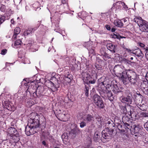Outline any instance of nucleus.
Returning a JSON list of instances; mask_svg holds the SVG:
<instances>
[{
  "mask_svg": "<svg viewBox=\"0 0 148 148\" xmlns=\"http://www.w3.org/2000/svg\"><path fill=\"white\" fill-rule=\"evenodd\" d=\"M121 69L122 68L119 66H116L114 67V71L123 83L126 84L130 82L131 84H135L137 80L136 73L131 70H125L121 72Z\"/></svg>",
  "mask_w": 148,
  "mask_h": 148,
  "instance_id": "1",
  "label": "nucleus"
},
{
  "mask_svg": "<svg viewBox=\"0 0 148 148\" xmlns=\"http://www.w3.org/2000/svg\"><path fill=\"white\" fill-rule=\"evenodd\" d=\"M36 87L35 88L34 86H29L27 90L28 91L30 94L33 93V96L36 97H40L42 95H43L45 93V90L44 87L42 86H39L36 90Z\"/></svg>",
  "mask_w": 148,
  "mask_h": 148,
  "instance_id": "2",
  "label": "nucleus"
},
{
  "mask_svg": "<svg viewBox=\"0 0 148 148\" xmlns=\"http://www.w3.org/2000/svg\"><path fill=\"white\" fill-rule=\"evenodd\" d=\"M134 20L142 31L148 32V23L147 21L143 20L140 17H136Z\"/></svg>",
  "mask_w": 148,
  "mask_h": 148,
  "instance_id": "3",
  "label": "nucleus"
},
{
  "mask_svg": "<svg viewBox=\"0 0 148 148\" xmlns=\"http://www.w3.org/2000/svg\"><path fill=\"white\" fill-rule=\"evenodd\" d=\"M134 20L142 31L148 32V23L147 21L143 20L140 17H136Z\"/></svg>",
  "mask_w": 148,
  "mask_h": 148,
  "instance_id": "4",
  "label": "nucleus"
},
{
  "mask_svg": "<svg viewBox=\"0 0 148 148\" xmlns=\"http://www.w3.org/2000/svg\"><path fill=\"white\" fill-rule=\"evenodd\" d=\"M83 80L84 82L87 84H93L95 82V79L97 78L96 74L95 75V77L93 75H90L86 72H84L82 73Z\"/></svg>",
  "mask_w": 148,
  "mask_h": 148,
  "instance_id": "5",
  "label": "nucleus"
},
{
  "mask_svg": "<svg viewBox=\"0 0 148 148\" xmlns=\"http://www.w3.org/2000/svg\"><path fill=\"white\" fill-rule=\"evenodd\" d=\"M121 112L125 115L130 116L132 120L134 121L136 119V114L135 112L132 111L130 106L123 107L121 108Z\"/></svg>",
  "mask_w": 148,
  "mask_h": 148,
  "instance_id": "6",
  "label": "nucleus"
},
{
  "mask_svg": "<svg viewBox=\"0 0 148 148\" xmlns=\"http://www.w3.org/2000/svg\"><path fill=\"white\" fill-rule=\"evenodd\" d=\"M93 100L95 104L100 108L104 107L103 101L101 97L97 95H94L93 97Z\"/></svg>",
  "mask_w": 148,
  "mask_h": 148,
  "instance_id": "7",
  "label": "nucleus"
},
{
  "mask_svg": "<svg viewBox=\"0 0 148 148\" xmlns=\"http://www.w3.org/2000/svg\"><path fill=\"white\" fill-rule=\"evenodd\" d=\"M114 130L110 127H107L103 130L101 133L102 137L105 139L110 138L113 134Z\"/></svg>",
  "mask_w": 148,
  "mask_h": 148,
  "instance_id": "8",
  "label": "nucleus"
},
{
  "mask_svg": "<svg viewBox=\"0 0 148 148\" xmlns=\"http://www.w3.org/2000/svg\"><path fill=\"white\" fill-rule=\"evenodd\" d=\"M40 122L37 119H32L29 121L28 124L30 125L31 127L36 128L39 127L40 126Z\"/></svg>",
  "mask_w": 148,
  "mask_h": 148,
  "instance_id": "9",
  "label": "nucleus"
},
{
  "mask_svg": "<svg viewBox=\"0 0 148 148\" xmlns=\"http://www.w3.org/2000/svg\"><path fill=\"white\" fill-rule=\"evenodd\" d=\"M30 125L28 124V125L25 128V132L27 136H30L34 134V131L33 127H31Z\"/></svg>",
  "mask_w": 148,
  "mask_h": 148,
  "instance_id": "10",
  "label": "nucleus"
},
{
  "mask_svg": "<svg viewBox=\"0 0 148 148\" xmlns=\"http://www.w3.org/2000/svg\"><path fill=\"white\" fill-rule=\"evenodd\" d=\"M20 32V29L19 27H16L14 31V34L12 37V39L14 40L16 39L17 38H20V36H21V34L18 36Z\"/></svg>",
  "mask_w": 148,
  "mask_h": 148,
  "instance_id": "11",
  "label": "nucleus"
},
{
  "mask_svg": "<svg viewBox=\"0 0 148 148\" xmlns=\"http://www.w3.org/2000/svg\"><path fill=\"white\" fill-rule=\"evenodd\" d=\"M73 79V76L72 75L68 74L66 75L64 78L63 84H67L71 82V80Z\"/></svg>",
  "mask_w": 148,
  "mask_h": 148,
  "instance_id": "12",
  "label": "nucleus"
},
{
  "mask_svg": "<svg viewBox=\"0 0 148 148\" xmlns=\"http://www.w3.org/2000/svg\"><path fill=\"white\" fill-rule=\"evenodd\" d=\"M79 133V130L78 128L75 127L69 132V134L73 137H75L76 134Z\"/></svg>",
  "mask_w": 148,
  "mask_h": 148,
  "instance_id": "13",
  "label": "nucleus"
},
{
  "mask_svg": "<svg viewBox=\"0 0 148 148\" xmlns=\"http://www.w3.org/2000/svg\"><path fill=\"white\" fill-rule=\"evenodd\" d=\"M106 47L107 48L113 53H115L116 52L117 45H113L111 43H109L107 44Z\"/></svg>",
  "mask_w": 148,
  "mask_h": 148,
  "instance_id": "14",
  "label": "nucleus"
},
{
  "mask_svg": "<svg viewBox=\"0 0 148 148\" xmlns=\"http://www.w3.org/2000/svg\"><path fill=\"white\" fill-rule=\"evenodd\" d=\"M83 118L85 122L89 123L92 121L94 119V117L92 115L87 114L84 115Z\"/></svg>",
  "mask_w": 148,
  "mask_h": 148,
  "instance_id": "15",
  "label": "nucleus"
},
{
  "mask_svg": "<svg viewBox=\"0 0 148 148\" xmlns=\"http://www.w3.org/2000/svg\"><path fill=\"white\" fill-rule=\"evenodd\" d=\"M132 100V95H128L126 97H123L122 99V102L125 103L126 102H128L129 104H131Z\"/></svg>",
  "mask_w": 148,
  "mask_h": 148,
  "instance_id": "16",
  "label": "nucleus"
},
{
  "mask_svg": "<svg viewBox=\"0 0 148 148\" xmlns=\"http://www.w3.org/2000/svg\"><path fill=\"white\" fill-rule=\"evenodd\" d=\"M134 55L138 57L142 58L144 56L142 51L138 48L134 50Z\"/></svg>",
  "mask_w": 148,
  "mask_h": 148,
  "instance_id": "17",
  "label": "nucleus"
},
{
  "mask_svg": "<svg viewBox=\"0 0 148 148\" xmlns=\"http://www.w3.org/2000/svg\"><path fill=\"white\" fill-rule=\"evenodd\" d=\"M140 88L143 92L144 90L148 88V82H143L141 83Z\"/></svg>",
  "mask_w": 148,
  "mask_h": 148,
  "instance_id": "18",
  "label": "nucleus"
},
{
  "mask_svg": "<svg viewBox=\"0 0 148 148\" xmlns=\"http://www.w3.org/2000/svg\"><path fill=\"white\" fill-rule=\"evenodd\" d=\"M114 23L115 26L119 27H122L123 25V23L119 19L114 20Z\"/></svg>",
  "mask_w": 148,
  "mask_h": 148,
  "instance_id": "19",
  "label": "nucleus"
},
{
  "mask_svg": "<svg viewBox=\"0 0 148 148\" xmlns=\"http://www.w3.org/2000/svg\"><path fill=\"white\" fill-rule=\"evenodd\" d=\"M61 138L64 144H66L67 143L69 142L68 139V136L66 133H64L62 134Z\"/></svg>",
  "mask_w": 148,
  "mask_h": 148,
  "instance_id": "20",
  "label": "nucleus"
},
{
  "mask_svg": "<svg viewBox=\"0 0 148 148\" xmlns=\"http://www.w3.org/2000/svg\"><path fill=\"white\" fill-rule=\"evenodd\" d=\"M106 95L110 101H112L114 97L111 90H108L106 91Z\"/></svg>",
  "mask_w": 148,
  "mask_h": 148,
  "instance_id": "21",
  "label": "nucleus"
},
{
  "mask_svg": "<svg viewBox=\"0 0 148 148\" xmlns=\"http://www.w3.org/2000/svg\"><path fill=\"white\" fill-rule=\"evenodd\" d=\"M132 130H133L135 134L139 133L140 130V126L138 125H133Z\"/></svg>",
  "mask_w": 148,
  "mask_h": 148,
  "instance_id": "22",
  "label": "nucleus"
},
{
  "mask_svg": "<svg viewBox=\"0 0 148 148\" xmlns=\"http://www.w3.org/2000/svg\"><path fill=\"white\" fill-rule=\"evenodd\" d=\"M112 91L115 93L121 92V90L119 89L116 84H114L113 85L112 88Z\"/></svg>",
  "mask_w": 148,
  "mask_h": 148,
  "instance_id": "23",
  "label": "nucleus"
},
{
  "mask_svg": "<svg viewBox=\"0 0 148 148\" xmlns=\"http://www.w3.org/2000/svg\"><path fill=\"white\" fill-rule=\"evenodd\" d=\"M116 126L117 127L118 129L121 131V132H125V130L124 129V125H123V124L121 122L117 125Z\"/></svg>",
  "mask_w": 148,
  "mask_h": 148,
  "instance_id": "24",
  "label": "nucleus"
},
{
  "mask_svg": "<svg viewBox=\"0 0 148 148\" xmlns=\"http://www.w3.org/2000/svg\"><path fill=\"white\" fill-rule=\"evenodd\" d=\"M128 115H125V116H123L122 118V122L124 124L130 122V119L128 117Z\"/></svg>",
  "mask_w": 148,
  "mask_h": 148,
  "instance_id": "25",
  "label": "nucleus"
},
{
  "mask_svg": "<svg viewBox=\"0 0 148 148\" xmlns=\"http://www.w3.org/2000/svg\"><path fill=\"white\" fill-rule=\"evenodd\" d=\"M140 109L143 111H146L147 110L148 106L144 104H140L138 106Z\"/></svg>",
  "mask_w": 148,
  "mask_h": 148,
  "instance_id": "26",
  "label": "nucleus"
},
{
  "mask_svg": "<svg viewBox=\"0 0 148 148\" xmlns=\"http://www.w3.org/2000/svg\"><path fill=\"white\" fill-rule=\"evenodd\" d=\"M34 29H31V28H29L27 30L25 31L23 33V35L25 36H26L32 33L33 32Z\"/></svg>",
  "mask_w": 148,
  "mask_h": 148,
  "instance_id": "27",
  "label": "nucleus"
},
{
  "mask_svg": "<svg viewBox=\"0 0 148 148\" xmlns=\"http://www.w3.org/2000/svg\"><path fill=\"white\" fill-rule=\"evenodd\" d=\"M124 124L125 130L127 129L130 130H132V127L131 124H130L129 123H126Z\"/></svg>",
  "mask_w": 148,
  "mask_h": 148,
  "instance_id": "28",
  "label": "nucleus"
},
{
  "mask_svg": "<svg viewBox=\"0 0 148 148\" xmlns=\"http://www.w3.org/2000/svg\"><path fill=\"white\" fill-rule=\"evenodd\" d=\"M40 121L42 122L41 125L44 127H45L46 125V121L45 118L42 116L40 119Z\"/></svg>",
  "mask_w": 148,
  "mask_h": 148,
  "instance_id": "29",
  "label": "nucleus"
},
{
  "mask_svg": "<svg viewBox=\"0 0 148 148\" xmlns=\"http://www.w3.org/2000/svg\"><path fill=\"white\" fill-rule=\"evenodd\" d=\"M99 138L100 137L98 133L97 132H95L93 137L94 140L95 141H97L99 139Z\"/></svg>",
  "mask_w": 148,
  "mask_h": 148,
  "instance_id": "30",
  "label": "nucleus"
},
{
  "mask_svg": "<svg viewBox=\"0 0 148 148\" xmlns=\"http://www.w3.org/2000/svg\"><path fill=\"white\" fill-rule=\"evenodd\" d=\"M119 5L123 6V8L125 10H127L128 9V8L127 5H126L124 3L122 2H119Z\"/></svg>",
  "mask_w": 148,
  "mask_h": 148,
  "instance_id": "31",
  "label": "nucleus"
},
{
  "mask_svg": "<svg viewBox=\"0 0 148 148\" xmlns=\"http://www.w3.org/2000/svg\"><path fill=\"white\" fill-rule=\"evenodd\" d=\"M16 39H17V40L14 43V45L16 46L21 45L22 43V42L20 38H19L17 37Z\"/></svg>",
  "mask_w": 148,
  "mask_h": 148,
  "instance_id": "32",
  "label": "nucleus"
},
{
  "mask_svg": "<svg viewBox=\"0 0 148 148\" xmlns=\"http://www.w3.org/2000/svg\"><path fill=\"white\" fill-rule=\"evenodd\" d=\"M112 38H116L119 39H120V38H122V37L121 36L118 34H114L113 35H112Z\"/></svg>",
  "mask_w": 148,
  "mask_h": 148,
  "instance_id": "33",
  "label": "nucleus"
},
{
  "mask_svg": "<svg viewBox=\"0 0 148 148\" xmlns=\"http://www.w3.org/2000/svg\"><path fill=\"white\" fill-rule=\"evenodd\" d=\"M5 17L3 15H1L0 18V25L2 24L5 20Z\"/></svg>",
  "mask_w": 148,
  "mask_h": 148,
  "instance_id": "34",
  "label": "nucleus"
},
{
  "mask_svg": "<svg viewBox=\"0 0 148 148\" xmlns=\"http://www.w3.org/2000/svg\"><path fill=\"white\" fill-rule=\"evenodd\" d=\"M121 122V120L119 119L118 118L115 119L114 120V124L115 126L116 125Z\"/></svg>",
  "mask_w": 148,
  "mask_h": 148,
  "instance_id": "35",
  "label": "nucleus"
},
{
  "mask_svg": "<svg viewBox=\"0 0 148 148\" xmlns=\"http://www.w3.org/2000/svg\"><path fill=\"white\" fill-rule=\"evenodd\" d=\"M10 130L11 131V132L12 134L15 135L17 134V132L16 130L13 127H11L10 129Z\"/></svg>",
  "mask_w": 148,
  "mask_h": 148,
  "instance_id": "36",
  "label": "nucleus"
},
{
  "mask_svg": "<svg viewBox=\"0 0 148 148\" xmlns=\"http://www.w3.org/2000/svg\"><path fill=\"white\" fill-rule=\"evenodd\" d=\"M5 106L8 109H9L11 108V106L9 104V102L7 101H5Z\"/></svg>",
  "mask_w": 148,
  "mask_h": 148,
  "instance_id": "37",
  "label": "nucleus"
},
{
  "mask_svg": "<svg viewBox=\"0 0 148 148\" xmlns=\"http://www.w3.org/2000/svg\"><path fill=\"white\" fill-rule=\"evenodd\" d=\"M103 58L105 61H106L107 59L110 58V57L109 56L108 54L105 53L103 56Z\"/></svg>",
  "mask_w": 148,
  "mask_h": 148,
  "instance_id": "38",
  "label": "nucleus"
},
{
  "mask_svg": "<svg viewBox=\"0 0 148 148\" xmlns=\"http://www.w3.org/2000/svg\"><path fill=\"white\" fill-rule=\"evenodd\" d=\"M89 90V87L85 86V88L84 90V91H85V95L87 97H88V96Z\"/></svg>",
  "mask_w": 148,
  "mask_h": 148,
  "instance_id": "39",
  "label": "nucleus"
},
{
  "mask_svg": "<svg viewBox=\"0 0 148 148\" xmlns=\"http://www.w3.org/2000/svg\"><path fill=\"white\" fill-rule=\"evenodd\" d=\"M66 113L64 111L62 112V113H60L58 114V116L61 117L62 118H64L65 116H66Z\"/></svg>",
  "mask_w": 148,
  "mask_h": 148,
  "instance_id": "40",
  "label": "nucleus"
},
{
  "mask_svg": "<svg viewBox=\"0 0 148 148\" xmlns=\"http://www.w3.org/2000/svg\"><path fill=\"white\" fill-rule=\"evenodd\" d=\"M95 67L96 68V70H101L102 69V66L98 64H96L95 65Z\"/></svg>",
  "mask_w": 148,
  "mask_h": 148,
  "instance_id": "41",
  "label": "nucleus"
},
{
  "mask_svg": "<svg viewBox=\"0 0 148 148\" xmlns=\"http://www.w3.org/2000/svg\"><path fill=\"white\" fill-rule=\"evenodd\" d=\"M86 125V123L84 121L80 123V127L81 128L84 127Z\"/></svg>",
  "mask_w": 148,
  "mask_h": 148,
  "instance_id": "42",
  "label": "nucleus"
},
{
  "mask_svg": "<svg viewBox=\"0 0 148 148\" xmlns=\"http://www.w3.org/2000/svg\"><path fill=\"white\" fill-rule=\"evenodd\" d=\"M6 7L4 5H2L0 8V10L2 12H5V11Z\"/></svg>",
  "mask_w": 148,
  "mask_h": 148,
  "instance_id": "43",
  "label": "nucleus"
},
{
  "mask_svg": "<svg viewBox=\"0 0 148 148\" xmlns=\"http://www.w3.org/2000/svg\"><path fill=\"white\" fill-rule=\"evenodd\" d=\"M145 128L148 131V121L145 123L144 125Z\"/></svg>",
  "mask_w": 148,
  "mask_h": 148,
  "instance_id": "44",
  "label": "nucleus"
},
{
  "mask_svg": "<svg viewBox=\"0 0 148 148\" xmlns=\"http://www.w3.org/2000/svg\"><path fill=\"white\" fill-rule=\"evenodd\" d=\"M7 50L5 49H3L1 50V53L3 55H4L7 53Z\"/></svg>",
  "mask_w": 148,
  "mask_h": 148,
  "instance_id": "45",
  "label": "nucleus"
},
{
  "mask_svg": "<svg viewBox=\"0 0 148 148\" xmlns=\"http://www.w3.org/2000/svg\"><path fill=\"white\" fill-rule=\"evenodd\" d=\"M42 145H44L45 147H47L48 146V144L46 142L45 140L42 141L41 142Z\"/></svg>",
  "mask_w": 148,
  "mask_h": 148,
  "instance_id": "46",
  "label": "nucleus"
},
{
  "mask_svg": "<svg viewBox=\"0 0 148 148\" xmlns=\"http://www.w3.org/2000/svg\"><path fill=\"white\" fill-rule=\"evenodd\" d=\"M126 50L129 53H132L134 54V50H130L127 48L126 49Z\"/></svg>",
  "mask_w": 148,
  "mask_h": 148,
  "instance_id": "47",
  "label": "nucleus"
},
{
  "mask_svg": "<svg viewBox=\"0 0 148 148\" xmlns=\"http://www.w3.org/2000/svg\"><path fill=\"white\" fill-rule=\"evenodd\" d=\"M101 119L102 118L99 116H97L96 117V119L97 120V121L99 122H101Z\"/></svg>",
  "mask_w": 148,
  "mask_h": 148,
  "instance_id": "48",
  "label": "nucleus"
},
{
  "mask_svg": "<svg viewBox=\"0 0 148 148\" xmlns=\"http://www.w3.org/2000/svg\"><path fill=\"white\" fill-rule=\"evenodd\" d=\"M105 87H106V89L107 90V91H108V90H109L108 89L111 87V84H108L106 85Z\"/></svg>",
  "mask_w": 148,
  "mask_h": 148,
  "instance_id": "49",
  "label": "nucleus"
},
{
  "mask_svg": "<svg viewBox=\"0 0 148 148\" xmlns=\"http://www.w3.org/2000/svg\"><path fill=\"white\" fill-rule=\"evenodd\" d=\"M105 27L108 30H111V27L109 25H106L105 26Z\"/></svg>",
  "mask_w": 148,
  "mask_h": 148,
  "instance_id": "50",
  "label": "nucleus"
},
{
  "mask_svg": "<svg viewBox=\"0 0 148 148\" xmlns=\"http://www.w3.org/2000/svg\"><path fill=\"white\" fill-rule=\"evenodd\" d=\"M102 84L105 87V86L106 85L108 84L106 82V81H104L103 82H101Z\"/></svg>",
  "mask_w": 148,
  "mask_h": 148,
  "instance_id": "51",
  "label": "nucleus"
},
{
  "mask_svg": "<svg viewBox=\"0 0 148 148\" xmlns=\"http://www.w3.org/2000/svg\"><path fill=\"white\" fill-rule=\"evenodd\" d=\"M143 92L145 95H148V88L146 90H144Z\"/></svg>",
  "mask_w": 148,
  "mask_h": 148,
  "instance_id": "52",
  "label": "nucleus"
},
{
  "mask_svg": "<svg viewBox=\"0 0 148 148\" xmlns=\"http://www.w3.org/2000/svg\"><path fill=\"white\" fill-rule=\"evenodd\" d=\"M144 49L146 52H148V47H144Z\"/></svg>",
  "mask_w": 148,
  "mask_h": 148,
  "instance_id": "53",
  "label": "nucleus"
},
{
  "mask_svg": "<svg viewBox=\"0 0 148 148\" xmlns=\"http://www.w3.org/2000/svg\"><path fill=\"white\" fill-rule=\"evenodd\" d=\"M139 46L142 47H145V45L143 43H139Z\"/></svg>",
  "mask_w": 148,
  "mask_h": 148,
  "instance_id": "54",
  "label": "nucleus"
},
{
  "mask_svg": "<svg viewBox=\"0 0 148 148\" xmlns=\"http://www.w3.org/2000/svg\"><path fill=\"white\" fill-rule=\"evenodd\" d=\"M111 124V123L110 121H108L107 123H106V125H107V126H108V125H112V123Z\"/></svg>",
  "mask_w": 148,
  "mask_h": 148,
  "instance_id": "55",
  "label": "nucleus"
},
{
  "mask_svg": "<svg viewBox=\"0 0 148 148\" xmlns=\"http://www.w3.org/2000/svg\"><path fill=\"white\" fill-rule=\"evenodd\" d=\"M145 56L146 58L148 60V52L145 53Z\"/></svg>",
  "mask_w": 148,
  "mask_h": 148,
  "instance_id": "56",
  "label": "nucleus"
},
{
  "mask_svg": "<svg viewBox=\"0 0 148 148\" xmlns=\"http://www.w3.org/2000/svg\"><path fill=\"white\" fill-rule=\"evenodd\" d=\"M38 28V27H35L34 28H31V29H34L33 31L32 32H34V31H35V30H36Z\"/></svg>",
  "mask_w": 148,
  "mask_h": 148,
  "instance_id": "57",
  "label": "nucleus"
},
{
  "mask_svg": "<svg viewBox=\"0 0 148 148\" xmlns=\"http://www.w3.org/2000/svg\"><path fill=\"white\" fill-rule=\"evenodd\" d=\"M116 30L114 28H112L111 29V31L112 32H114Z\"/></svg>",
  "mask_w": 148,
  "mask_h": 148,
  "instance_id": "58",
  "label": "nucleus"
},
{
  "mask_svg": "<svg viewBox=\"0 0 148 148\" xmlns=\"http://www.w3.org/2000/svg\"><path fill=\"white\" fill-rule=\"evenodd\" d=\"M143 116L144 117H146L147 116V114L146 113H144L143 114Z\"/></svg>",
  "mask_w": 148,
  "mask_h": 148,
  "instance_id": "59",
  "label": "nucleus"
},
{
  "mask_svg": "<svg viewBox=\"0 0 148 148\" xmlns=\"http://www.w3.org/2000/svg\"><path fill=\"white\" fill-rule=\"evenodd\" d=\"M11 23L12 24H14V21L13 19H12L11 21Z\"/></svg>",
  "mask_w": 148,
  "mask_h": 148,
  "instance_id": "60",
  "label": "nucleus"
},
{
  "mask_svg": "<svg viewBox=\"0 0 148 148\" xmlns=\"http://www.w3.org/2000/svg\"><path fill=\"white\" fill-rule=\"evenodd\" d=\"M61 110H59V111H58V113L57 114V116H58V114L60 113H61Z\"/></svg>",
  "mask_w": 148,
  "mask_h": 148,
  "instance_id": "61",
  "label": "nucleus"
},
{
  "mask_svg": "<svg viewBox=\"0 0 148 148\" xmlns=\"http://www.w3.org/2000/svg\"><path fill=\"white\" fill-rule=\"evenodd\" d=\"M65 2H66V1H65V0H63L62 1V3H64Z\"/></svg>",
  "mask_w": 148,
  "mask_h": 148,
  "instance_id": "62",
  "label": "nucleus"
},
{
  "mask_svg": "<svg viewBox=\"0 0 148 148\" xmlns=\"http://www.w3.org/2000/svg\"><path fill=\"white\" fill-rule=\"evenodd\" d=\"M127 21V20H126V19H124V22H126Z\"/></svg>",
  "mask_w": 148,
  "mask_h": 148,
  "instance_id": "63",
  "label": "nucleus"
},
{
  "mask_svg": "<svg viewBox=\"0 0 148 148\" xmlns=\"http://www.w3.org/2000/svg\"><path fill=\"white\" fill-rule=\"evenodd\" d=\"M147 76L146 75V76H145V79H146V80H147Z\"/></svg>",
  "mask_w": 148,
  "mask_h": 148,
  "instance_id": "64",
  "label": "nucleus"
}]
</instances>
